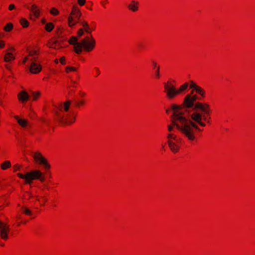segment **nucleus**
I'll list each match as a JSON object with an SVG mask.
<instances>
[{
	"label": "nucleus",
	"mask_w": 255,
	"mask_h": 255,
	"mask_svg": "<svg viewBox=\"0 0 255 255\" xmlns=\"http://www.w3.org/2000/svg\"><path fill=\"white\" fill-rule=\"evenodd\" d=\"M173 114L170 117L172 123L181 132L191 144L194 143L193 128H197L193 120L189 118L188 110L182 108V106L172 104Z\"/></svg>",
	"instance_id": "obj_1"
},
{
	"label": "nucleus",
	"mask_w": 255,
	"mask_h": 255,
	"mask_svg": "<svg viewBox=\"0 0 255 255\" xmlns=\"http://www.w3.org/2000/svg\"><path fill=\"white\" fill-rule=\"evenodd\" d=\"M71 101L67 100L63 104H60L55 111L54 118L61 124L71 125L76 120L78 112L71 108Z\"/></svg>",
	"instance_id": "obj_2"
},
{
	"label": "nucleus",
	"mask_w": 255,
	"mask_h": 255,
	"mask_svg": "<svg viewBox=\"0 0 255 255\" xmlns=\"http://www.w3.org/2000/svg\"><path fill=\"white\" fill-rule=\"evenodd\" d=\"M211 115L206 114H202L200 112H193L191 114V118L193 120V123L195 124L197 128H193V137L194 143H197L198 140V135L201 133L203 129L201 128L199 126L205 127L206 122L208 124H211Z\"/></svg>",
	"instance_id": "obj_3"
},
{
	"label": "nucleus",
	"mask_w": 255,
	"mask_h": 255,
	"mask_svg": "<svg viewBox=\"0 0 255 255\" xmlns=\"http://www.w3.org/2000/svg\"><path fill=\"white\" fill-rule=\"evenodd\" d=\"M188 86L189 84L185 82L181 85L178 89H176L172 82L169 80L164 84V93H165L166 97L168 100H172L177 96L184 93Z\"/></svg>",
	"instance_id": "obj_4"
},
{
	"label": "nucleus",
	"mask_w": 255,
	"mask_h": 255,
	"mask_svg": "<svg viewBox=\"0 0 255 255\" xmlns=\"http://www.w3.org/2000/svg\"><path fill=\"white\" fill-rule=\"evenodd\" d=\"M96 42L92 34L85 37L77 46L79 50V55L82 53L83 50L86 52L92 51L96 47Z\"/></svg>",
	"instance_id": "obj_5"
},
{
	"label": "nucleus",
	"mask_w": 255,
	"mask_h": 255,
	"mask_svg": "<svg viewBox=\"0 0 255 255\" xmlns=\"http://www.w3.org/2000/svg\"><path fill=\"white\" fill-rule=\"evenodd\" d=\"M16 175L19 178L24 179L25 184H30L36 179H39L41 182L45 181V177L42 176V172L39 170H32L24 174L18 173Z\"/></svg>",
	"instance_id": "obj_6"
},
{
	"label": "nucleus",
	"mask_w": 255,
	"mask_h": 255,
	"mask_svg": "<svg viewBox=\"0 0 255 255\" xmlns=\"http://www.w3.org/2000/svg\"><path fill=\"white\" fill-rule=\"evenodd\" d=\"M81 16V12L77 5H73L72 11L68 17V25L70 27L74 25L78 22Z\"/></svg>",
	"instance_id": "obj_7"
},
{
	"label": "nucleus",
	"mask_w": 255,
	"mask_h": 255,
	"mask_svg": "<svg viewBox=\"0 0 255 255\" xmlns=\"http://www.w3.org/2000/svg\"><path fill=\"white\" fill-rule=\"evenodd\" d=\"M194 112L200 111L202 114H206L209 115L212 114V110L210 105L207 103H202L201 102H197L195 103V106L193 108Z\"/></svg>",
	"instance_id": "obj_8"
},
{
	"label": "nucleus",
	"mask_w": 255,
	"mask_h": 255,
	"mask_svg": "<svg viewBox=\"0 0 255 255\" xmlns=\"http://www.w3.org/2000/svg\"><path fill=\"white\" fill-rule=\"evenodd\" d=\"M34 159L39 164L43 166V168L46 170H49L50 169V164L48 163L47 159L44 157L40 152H36L34 154Z\"/></svg>",
	"instance_id": "obj_9"
},
{
	"label": "nucleus",
	"mask_w": 255,
	"mask_h": 255,
	"mask_svg": "<svg viewBox=\"0 0 255 255\" xmlns=\"http://www.w3.org/2000/svg\"><path fill=\"white\" fill-rule=\"evenodd\" d=\"M9 232V225L7 223L3 222L0 220V238L5 241H7L9 238L8 234Z\"/></svg>",
	"instance_id": "obj_10"
},
{
	"label": "nucleus",
	"mask_w": 255,
	"mask_h": 255,
	"mask_svg": "<svg viewBox=\"0 0 255 255\" xmlns=\"http://www.w3.org/2000/svg\"><path fill=\"white\" fill-rule=\"evenodd\" d=\"M193 93V90L191 91L190 94H187L184 98L183 102L180 106L183 108H191L195 106V103L191 99V94Z\"/></svg>",
	"instance_id": "obj_11"
},
{
	"label": "nucleus",
	"mask_w": 255,
	"mask_h": 255,
	"mask_svg": "<svg viewBox=\"0 0 255 255\" xmlns=\"http://www.w3.org/2000/svg\"><path fill=\"white\" fill-rule=\"evenodd\" d=\"M87 103V100L85 99L74 100L71 101V108L75 111L80 110L84 108Z\"/></svg>",
	"instance_id": "obj_12"
},
{
	"label": "nucleus",
	"mask_w": 255,
	"mask_h": 255,
	"mask_svg": "<svg viewBox=\"0 0 255 255\" xmlns=\"http://www.w3.org/2000/svg\"><path fill=\"white\" fill-rule=\"evenodd\" d=\"M181 142H171V140L167 141V143L170 149L174 153H176L179 152Z\"/></svg>",
	"instance_id": "obj_13"
},
{
	"label": "nucleus",
	"mask_w": 255,
	"mask_h": 255,
	"mask_svg": "<svg viewBox=\"0 0 255 255\" xmlns=\"http://www.w3.org/2000/svg\"><path fill=\"white\" fill-rule=\"evenodd\" d=\"M68 43L69 44L74 46L73 51L77 55H79V50L78 49V48H77L79 43L77 37L76 36H71L68 40Z\"/></svg>",
	"instance_id": "obj_14"
},
{
	"label": "nucleus",
	"mask_w": 255,
	"mask_h": 255,
	"mask_svg": "<svg viewBox=\"0 0 255 255\" xmlns=\"http://www.w3.org/2000/svg\"><path fill=\"white\" fill-rule=\"evenodd\" d=\"M41 70L42 66L35 62H32L29 67L30 72L33 74L39 73Z\"/></svg>",
	"instance_id": "obj_15"
},
{
	"label": "nucleus",
	"mask_w": 255,
	"mask_h": 255,
	"mask_svg": "<svg viewBox=\"0 0 255 255\" xmlns=\"http://www.w3.org/2000/svg\"><path fill=\"white\" fill-rule=\"evenodd\" d=\"M29 96L25 91H20L17 95L18 100L21 103H25L29 100Z\"/></svg>",
	"instance_id": "obj_16"
},
{
	"label": "nucleus",
	"mask_w": 255,
	"mask_h": 255,
	"mask_svg": "<svg viewBox=\"0 0 255 255\" xmlns=\"http://www.w3.org/2000/svg\"><path fill=\"white\" fill-rule=\"evenodd\" d=\"M47 45L50 48H53L56 50L61 49L62 47L59 45L56 46L55 36L48 40Z\"/></svg>",
	"instance_id": "obj_17"
},
{
	"label": "nucleus",
	"mask_w": 255,
	"mask_h": 255,
	"mask_svg": "<svg viewBox=\"0 0 255 255\" xmlns=\"http://www.w3.org/2000/svg\"><path fill=\"white\" fill-rule=\"evenodd\" d=\"M56 46L59 45L62 46L61 48L66 47L67 45H65L64 43L66 41V38L62 36L55 35Z\"/></svg>",
	"instance_id": "obj_18"
},
{
	"label": "nucleus",
	"mask_w": 255,
	"mask_h": 255,
	"mask_svg": "<svg viewBox=\"0 0 255 255\" xmlns=\"http://www.w3.org/2000/svg\"><path fill=\"white\" fill-rule=\"evenodd\" d=\"M139 3L138 1L132 0L128 4V9L133 12L137 11L138 10Z\"/></svg>",
	"instance_id": "obj_19"
},
{
	"label": "nucleus",
	"mask_w": 255,
	"mask_h": 255,
	"mask_svg": "<svg viewBox=\"0 0 255 255\" xmlns=\"http://www.w3.org/2000/svg\"><path fill=\"white\" fill-rule=\"evenodd\" d=\"M14 118L16 120L18 125L22 128H26L28 126V122L26 119H21L18 116H15Z\"/></svg>",
	"instance_id": "obj_20"
},
{
	"label": "nucleus",
	"mask_w": 255,
	"mask_h": 255,
	"mask_svg": "<svg viewBox=\"0 0 255 255\" xmlns=\"http://www.w3.org/2000/svg\"><path fill=\"white\" fill-rule=\"evenodd\" d=\"M167 141H171V142H182V139L177 135L169 133L167 135Z\"/></svg>",
	"instance_id": "obj_21"
},
{
	"label": "nucleus",
	"mask_w": 255,
	"mask_h": 255,
	"mask_svg": "<svg viewBox=\"0 0 255 255\" xmlns=\"http://www.w3.org/2000/svg\"><path fill=\"white\" fill-rule=\"evenodd\" d=\"M81 25L84 27L85 32L88 34H91L92 31L95 30V26L90 27L88 23L86 21L81 22Z\"/></svg>",
	"instance_id": "obj_22"
},
{
	"label": "nucleus",
	"mask_w": 255,
	"mask_h": 255,
	"mask_svg": "<svg viewBox=\"0 0 255 255\" xmlns=\"http://www.w3.org/2000/svg\"><path fill=\"white\" fill-rule=\"evenodd\" d=\"M15 59V57L10 52H6L4 57L3 60L5 62H10Z\"/></svg>",
	"instance_id": "obj_23"
},
{
	"label": "nucleus",
	"mask_w": 255,
	"mask_h": 255,
	"mask_svg": "<svg viewBox=\"0 0 255 255\" xmlns=\"http://www.w3.org/2000/svg\"><path fill=\"white\" fill-rule=\"evenodd\" d=\"M30 10L36 18H38L40 16V11L37 5L35 4L32 5Z\"/></svg>",
	"instance_id": "obj_24"
},
{
	"label": "nucleus",
	"mask_w": 255,
	"mask_h": 255,
	"mask_svg": "<svg viewBox=\"0 0 255 255\" xmlns=\"http://www.w3.org/2000/svg\"><path fill=\"white\" fill-rule=\"evenodd\" d=\"M35 200L39 203V205L41 206H44L45 203L47 202L48 199L45 196H37L35 197Z\"/></svg>",
	"instance_id": "obj_25"
},
{
	"label": "nucleus",
	"mask_w": 255,
	"mask_h": 255,
	"mask_svg": "<svg viewBox=\"0 0 255 255\" xmlns=\"http://www.w3.org/2000/svg\"><path fill=\"white\" fill-rule=\"evenodd\" d=\"M0 168L5 170L10 168L11 166V162L9 160H5L0 164Z\"/></svg>",
	"instance_id": "obj_26"
},
{
	"label": "nucleus",
	"mask_w": 255,
	"mask_h": 255,
	"mask_svg": "<svg viewBox=\"0 0 255 255\" xmlns=\"http://www.w3.org/2000/svg\"><path fill=\"white\" fill-rule=\"evenodd\" d=\"M196 93L199 94L202 98H204L206 96V92L204 89L201 87L198 86L195 90Z\"/></svg>",
	"instance_id": "obj_27"
},
{
	"label": "nucleus",
	"mask_w": 255,
	"mask_h": 255,
	"mask_svg": "<svg viewBox=\"0 0 255 255\" xmlns=\"http://www.w3.org/2000/svg\"><path fill=\"white\" fill-rule=\"evenodd\" d=\"M40 54V48L39 47H36L33 50H30L28 52V55L29 57L39 56Z\"/></svg>",
	"instance_id": "obj_28"
},
{
	"label": "nucleus",
	"mask_w": 255,
	"mask_h": 255,
	"mask_svg": "<svg viewBox=\"0 0 255 255\" xmlns=\"http://www.w3.org/2000/svg\"><path fill=\"white\" fill-rule=\"evenodd\" d=\"M137 49L139 51H141L145 49L146 48V45L145 44L142 42V41H139L136 43V45Z\"/></svg>",
	"instance_id": "obj_29"
},
{
	"label": "nucleus",
	"mask_w": 255,
	"mask_h": 255,
	"mask_svg": "<svg viewBox=\"0 0 255 255\" xmlns=\"http://www.w3.org/2000/svg\"><path fill=\"white\" fill-rule=\"evenodd\" d=\"M41 95V93L39 91L33 92L31 96L32 101H37L40 97Z\"/></svg>",
	"instance_id": "obj_30"
},
{
	"label": "nucleus",
	"mask_w": 255,
	"mask_h": 255,
	"mask_svg": "<svg viewBox=\"0 0 255 255\" xmlns=\"http://www.w3.org/2000/svg\"><path fill=\"white\" fill-rule=\"evenodd\" d=\"M19 23L24 28L29 26V22L25 18H22L19 20Z\"/></svg>",
	"instance_id": "obj_31"
},
{
	"label": "nucleus",
	"mask_w": 255,
	"mask_h": 255,
	"mask_svg": "<svg viewBox=\"0 0 255 255\" xmlns=\"http://www.w3.org/2000/svg\"><path fill=\"white\" fill-rule=\"evenodd\" d=\"M54 28V24L51 22L47 23L45 25V29L47 32H51V31H52Z\"/></svg>",
	"instance_id": "obj_32"
},
{
	"label": "nucleus",
	"mask_w": 255,
	"mask_h": 255,
	"mask_svg": "<svg viewBox=\"0 0 255 255\" xmlns=\"http://www.w3.org/2000/svg\"><path fill=\"white\" fill-rule=\"evenodd\" d=\"M78 69V68H76L73 66H68L65 67V71L67 73H69L71 72H75L77 71Z\"/></svg>",
	"instance_id": "obj_33"
},
{
	"label": "nucleus",
	"mask_w": 255,
	"mask_h": 255,
	"mask_svg": "<svg viewBox=\"0 0 255 255\" xmlns=\"http://www.w3.org/2000/svg\"><path fill=\"white\" fill-rule=\"evenodd\" d=\"M21 212L22 214L27 215V216H31L32 212L28 208L23 207L21 208Z\"/></svg>",
	"instance_id": "obj_34"
},
{
	"label": "nucleus",
	"mask_w": 255,
	"mask_h": 255,
	"mask_svg": "<svg viewBox=\"0 0 255 255\" xmlns=\"http://www.w3.org/2000/svg\"><path fill=\"white\" fill-rule=\"evenodd\" d=\"M13 27V24L11 22H9L4 26L3 30L6 32H10L12 30Z\"/></svg>",
	"instance_id": "obj_35"
},
{
	"label": "nucleus",
	"mask_w": 255,
	"mask_h": 255,
	"mask_svg": "<svg viewBox=\"0 0 255 255\" xmlns=\"http://www.w3.org/2000/svg\"><path fill=\"white\" fill-rule=\"evenodd\" d=\"M93 75L94 77L97 78L101 74V70L98 67H95L93 68Z\"/></svg>",
	"instance_id": "obj_36"
},
{
	"label": "nucleus",
	"mask_w": 255,
	"mask_h": 255,
	"mask_svg": "<svg viewBox=\"0 0 255 255\" xmlns=\"http://www.w3.org/2000/svg\"><path fill=\"white\" fill-rule=\"evenodd\" d=\"M50 12L52 15L57 16L59 14V11L58 9L55 7H52L50 9Z\"/></svg>",
	"instance_id": "obj_37"
},
{
	"label": "nucleus",
	"mask_w": 255,
	"mask_h": 255,
	"mask_svg": "<svg viewBox=\"0 0 255 255\" xmlns=\"http://www.w3.org/2000/svg\"><path fill=\"white\" fill-rule=\"evenodd\" d=\"M22 167V165L19 164H15L13 165L12 166V169L13 172H16L18 171H19Z\"/></svg>",
	"instance_id": "obj_38"
},
{
	"label": "nucleus",
	"mask_w": 255,
	"mask_h": 255,
	"mask_svg": "<svg viewBox=\"0 0 255 255\" xmlns=\"http://www.w3.org/2000/svg\"><path fill=\"white\" fill-rule=\"evenodd\" d=\"M190 89H193V90H195V89L198 86L193 81H190Z\"/></svg>",
	"instance_id": "obj_39"
},
{
	"label": "nucleus",
	"mask_w": 255,
	"mask_h": 255,
	"mask_svg": "<svg viewBox=\"0 0 255 255\" xmlns=\"http://www.w3.org/2000/svg\"><path fill=\"white\" fill-rule=\"evenodd\" d=\"M62 32V28L61 27H57L56 29V35H60Z\"/></svg>",
	"instance_id": "obj_40"
},
{
	"label": "nucleus",
	"mask_w": 255,
	"mask_h": 255,
	"mask_svg": "<svg viewBox=\"0 0 255 255\" xmlns=\"http://www.w3.org/2000/svg\"><path fill=\"white\" fill-rule=\"evenodd\" d=\"M159 70H160V66H157V69H156V71L155 72V78L157 79H159L160 78Z\"/></svg>",
	"instance_id": "obj_41"
},
{
	"label": "nucleus",
	"mask_w": 255,
	"mask_h": 255,
	"mask_svg": "<svg viewBox=\"0 0 255 255\" xmlns=\"http://www.w3.org/2000/svg\"><path fill=\"white\" fill-rule=\"evenodd\" d=\"M59 62L63 65H66V57L64 56L61 57L59 59Z\"/></svg>",
	"instance_id": "obj_42"
},
{
	"label": "nucleus",
	"mask_w": 255,
	"mask_h": 255,
	"mask_svg": "<svg viewBox=\"0 0 255 255\" xmlns=\"http://www.w3.org/2000/svg\"><path fill=\"white\" fill-rule=\"evenodd\" d=\"M77 36L80 37L84 34V29L82 28H80L77 33Z\"/></svg>",
	"instance_id": "obj_43"
},
{
	"label": "nucleus",
	"mask_w": 255,
	"mask_h": 255,
	"mask_svg": "<svg viewBox=\"0 0 255 255\" xmlns=\"http://www.w3.org/2000/svg\"><path fill=\"white\" fill-rule=\"evenodd\" d=\"M31 58L30 59V60L32 61V62H37L39 59V56H34L33 57H31Z\"/></svg>",
	"instance_id": "obj_44"
},
{
	"label": "nucleus",
	"mask_w": 255,
	"mask_h": 255,
	"mask_svg": "<svg viewBox=\"0 0 255 255\" xmlns=\"http://www.w3.org/2000/svg\"><path fill=\"white\" fill-rule=\"evenodd\" d=\"M78 94L81 98H84L87 96V94L82 91H80Z\"/></svg>",
	"instance_id": "obj_45"
},
{
	"label": "nucleus",
	"mask_w": 255,
	"mask_h": 255,
	"mask_svg": "<svg viewBox=\"0 0 255 255\" xmlns=\"http://www.w3.org/2000/svg\"><path fill=\"white\" fill-rule=\"evenodd\" d=\"M27 222V221L26 220H24V221H21L20 222H18L17 224V227H19L22 224H23V225H25Z\"/></svg>",
	"instance_id": "obj_46"
},
{
	"label": "nucleus",
	"mask_w": 255,
	"mask_h": 255,
	"mask_svg": "<svg viewBox=\"0 0 255 255\" xmlns=\"http://www.w3.org/2000/svg\"><path fill=\"white\" fill-rule=\"evenodd\" d=\"M5 41L2 40H0V49H3L5 46Z\"/></svg>",
	"instance_id": "obj_47"
},
{
	"label": "nucleus",
	"mask_w": 255,
	"mask_h": 255,
	"mask_svg": "<svg viewBox=\"0 0 255 255\" xmlns=\"http://www.w3.org/2000/svg\"><path fill=\"white\" fill-rule=\"evenodd\" d=\"M77 2L80 6H83L85 4L86 0H77Z\"/></svg>",
	"instance_id": "obj_48"
},
{
	"label": "nucleus",
	"mask_w": 255,
	"mask_h": 255,
	"mask_svg": "<svg viewBox=\"0 0 255 255\" xmlns=\"http://www.w3.org/2000/svg\"><path fill=\"white\" fill-rule=\"evenodd\" d=\"M15 51V49L13 47H9L6 49V50L5 51V52H10L12 53V52Z\"/></svg>",
	"instance_id": "obj_49"
},
{
	"label": "nucleus",
	"mask_w": 255,
	"mask_h": 255,
	"mask_svg": "<svg viewBox=\"0 0 255 255\" xmlns=\"http://www.w3.org/2000/svg\"><path fill=\"white\" fill-rule=\"evenodd\" d=\"M29 56L28 55L27 56H26L24 59H23V61H22V63L23 64H25L26 62H27V61L29 59Z\"/></svg>",
	"instance_id": "obj_50"
},
{
	"label": "nucleus",
	"mask_w": 255,
	"mask_h": 255,
	"mask_svg": "<svg viewBox=\"0 0 255 255\" xmlns=\"http://www.w3.org/2000/svg\"><path fill=\"white\" fill-rule=\"evenodd\" d=\"M15 8V6L14 4H10L8 6V10H12Z\"/></svg>",
	"instance_id": "obj_51"
},
{
	"label": "nucleus",
	"mask_w": 255,
	"mask_h": 255,
	"mask_svg": "<svg viewBox=\"0 0 255 255\" xmlns=\"http://www.w3.org/2000/svg\"><path fill=\"white\" fill-rule=\"evenodd\" d=\"M198 96L197 95H193L192 96H191V99L195 103L196 100L197 99Z\"/></svg>",
	"instance_id": "obj_52"
},
{
	"label": "nucleus",
	"mask_w": 255,
	"mask_h": 255,
	"mask_svg": "<svg viewBox=\"0 0 255 255\" xmlns=\"http://www.w3.org/2000/svg\"><path fill=\"white\" fill-rule=\"evenodd\" d=\"M100 3H101V5L103 7H105L106 4L108 3V0H104V1H101Z\"/></svg>",
	"instance_id": "obj_53"
},
{
	"label": "nucleus",
	"mask_w": 255,
	"mask_h": 255,
	"mask_svg": "<svg viewBox=\"0 0 255 255\" xmlns=\"http://www.w3.org/2000/svg\"><path fill=\"white\" fill-rule=\"evenodd\" d=\"M173 125H168V130L171 132L173 129Z\"/></svg>",
	"instance_id": "obj_54"
},
{
	"label": "nucleus",
	"mask_w": 255,
	"mask_h": 255,
	"mask_svg": "<svg viewBox=\"0 0 255 255\" xmlns=\"http://www.w3.org/2000/svg\"><path fill=\"white\" fill-rule=\"evenodd\" d=\"M171 111L173 112V109H172V105H171V107L170 108H168L167 110H166V113L167 114H169Z\"/></svg>",
	"instance_id": "obj_55"
},
{
	"label": "nucleus",
	"mask_w": 255,
	"mask_h": 255,
	"mask_svg": "<svg viewBox=\"0 0 255 255\" xmlns=\"http://www.w3.org/2000/svg\"><path fill=\"white\" fill-rule=\"evenodd\" d=\"M152 66L153 67V68H156L157 69V66H158L157 64V63L155 61H153L152 62Z\"/></svg>",
	"instance_id": "obj_56"
},
{
	"label": "nucleus",
	"mask_w": 255,
	"mask_h": 255,
	"mask_svg": "<svg viewBox=\"0 0 255 255\" xmlns=\"http://www.w3.org/2000/svg\"><path fill=\"white\" fill-rule=\"evenodd\" d=\"M90 24H91V27L95 26V29H96V24L95 22H91Z\"/></svg>",
	"instance_id": "obj_57"
},
{
	"label": "nucleus",
	"mask_w": 255,
	"mask_h": 255,
	"mask_svg": "<svg viewBox=\"0 0 255 255\" xmlns=\"http://www.w3.org/2000/svg\"><path fill=\"white\" fill-rule=\"evenodd\" d=\"M5 68L7 69H8V70H10V68H11V66L9 64H6L5 66Z\"/></svg>",
	"instance_id": "obj_58"
},
{
	"label": "nucleus",
	"mask_w": 255,
	"mask_h": 255,
	"mask_svg": "<svg viewBox=\"0 0 255 255\" xmlns=\"http://www.w3.org/2000/svg\"><path fill=\"white\" fill-rule=\"evenodd\" d=\"M16 221H18V220H19L20 219H21V217H20V216H19V215L16 216Z\"/></svg>",
	"instance_id": "obj_59"
},
{
	"label": "nucleus",
	"mask_w": 255,
	"mask_h": 255,
	"mask_svg": "<svg viewBox=\"0 0 255 255\" xmlns=\"http://www.w3.org/2000/svg\"><path fill=\"white\" fill-rule=\"evenodd\" d=\"M59 60H58V59H55L54 60V63H55V64H58V62H59Z\"/></svg>",
	"instance_id": "obj_60"
},
{
	"label": "nucleus",
	"mask_w": 255,
	"mask_h": 255,
	"mask_svg": "<svg viewBox=\"0 0 255 255\" xmlns=\"http://www.w3.org/2000/svg\"><path fill=\"white\" fill-rule=\"evenodd\" d=\"M41 22H42V23H43V24H44V23H45V19L44 18H42V19H41Z\"/></svg>",
	"instance_id": "obj_61"
},
{
	"label": "nucleus",
	"mask_w": 255,
	"mask_h": 255,
	"mask_svg": "<svg viewBox=\"0 0 255 255\" xmlns=\"http://www.w3.org/2000/svg\"><path fill=\"white\" fill-rule=\"evenodd\" d=\"M0 246L1 247H3L5 246V244H4V243H0Z\"/></svg>",
	"instance_id": "obj_62"
},
{
	"label": "nucleus",
	"mask_w": 255,
	"mask_h": 255,
	"mask_svg": "<svg viewBox=\"0 0 255 255\" xmlns=\"http://www.w3.org/2000/svg\"><path fill=\"white\" fill-rule=\"evenodd\" d=\"M0 105L3 106L2 102L1 101V100H0Z\"/></svg>",
	"instance_id": "obj_63"
}]
</instances>
